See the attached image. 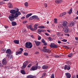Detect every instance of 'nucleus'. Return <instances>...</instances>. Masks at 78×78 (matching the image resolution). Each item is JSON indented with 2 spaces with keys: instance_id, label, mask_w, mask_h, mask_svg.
<instances>
[{
  "instance_id": "nucleus-43",
  "label": "nucleus",
  "mask_w": 78,
  "mask_h": 78,
  "mask_svg": "<svg viewBox=\"0 0 78 78\" xmlns=\"http://www.w3.org/2000/svg\"><path fill=\"white\" fill-rule=\"evenodd\" d=\"M39 25L38 24H35L34 26V27H37V26H38Z\"/></svg>"
},
{
  "instance_id": "nucleus-2",
  "label": "nucleus",
  "mask_w": 78,
  "mask_h": 78,
  "mask_svg": "<svg viewBox=\"0 0 78 78\" xmlns=\"http://www.w3.org/2000/svg\"><path fill=\"white\" fill-rule=\"evenodd\" d=\"M47 46H44L43 49H42V51L45 53H50L51 51L50 50L48 49H46Z\"/></svg>"
},
{
  "instance_id": "nucleus-19",
  "label": "nucleus",
  "mask_w": 78,
  "mask_h": 78,
  "mask_svg": "<svg viewBox=\"0 0 78 78\" xmlns=\"http://www.w3.org/2000/svg\"><path fill=\"white\" fill-rule=\"evenodd\" d=\"M33 15V13H30L29 14H27L26 15V18H28V17H30V16H31V15Z\"/></svg>"
},
{
  "instance_id": "nucleus-10",
  "label": "nucleus",
  "mask_w": 78,
  "mask_h": 78,
  "mask_svg": "<svg viewBox=\"0 0 78 78\" xmlns=\"http://www.w3.org/2000/svg\"><path fill=\"white\" fill-rule=\"evenodd\" d=\"M7 63V62L6 61V59H4L2 60V65H6Z\"/></svg>"
},
{
  "instance_id": "nucleus-20",
  "label": "nucleus",
  "mask_w": 78,
  "mask_h": 78,
  "mask_svg": "<svg viewBox=\"0 0 78 78\" xmlns=\"http://www.w3.org/2000/svg\"><path fill=\"white\" fill-rule=\"evenodd\" d=\"M13 42L15 44H19V41L17 40H14L13 41Z\"/></svg>"
},
{
  "instance_id": "nucleus-11",
  "label": "nucleus",
  "mask_w": 78,
  "mask_h": 78,
  "mask_svg": "<svg viewBox=\"0 0 78 78\" xmlns=\"http://www.w3.org/2000/svg\"><path fill=\"white\" fill-rule=\"evenodd\" d=\"M56 34L57 35V36L58 37L62 36H63V33L62 32H57L56 33Z\"/></svg>"
},
{
  "instance_id": "nucleus-8",
  "label": "nucleus",
  "mask_w": 78,
  "mask_h": 78,
  "mask_svg": "<svg viewBox=\"0 0 78 78\" xmlns=\"http://www.w3.org/2000/svg\"><path fill=\"white\" fill-rule=\"evenodd\" d=\"M65 75L67 78H71V74L69 73H65Z\"/></svg>"
},
{
  "instance_id": "nucleus-60",
  "label": "nucleus",
  "mask_w": 78,
  "mask_h": 78,
  "mask_svg": "<svg viewBox=\"0 0 78 78\" xmlns=\"http://www.w3.org/2000/svg\"><path fill=\"white\" fill-rule=\"evenodd\" d=\"M58 44H61V41H58Z\"/></svg>"
},
{
  "instance_id": "nucleus-58",
  "label": "nucleus",
  "mask_w": 78,
  "mask_h": 78,
  "mask_svg": "<svg viewBox=\"0 0 78 78\" xmlns=\"http://www.w3.org/2000/svg\"><path fill=\"white\" fill-rule=\"evenodd\" d=\"M10 59H12V55H11L10 56Z\"/></svg>"
},
{
  "instance_id": "nucleus-28",
  "label": "nucleus",
  "mask_w": 78,
  "mask_h": 78,
  "mask_svg": "<svg viewBox=\"0 0 78 78\" xmlns=\"http://www.w3.org/2000/svg\"><path fill=\"white\" fill-rule=\"evenodd\" d=\"M38 28H40V29L44 28H45V27L43 26H38Z\"/></svg>"
},
{
  "instance_id": "nucleus-57",
  "label": "nucleus",
  "mask_w": 78,
  "mask_h": 78,
  "mask_svg": "<svg viewBox=\"0 0 78 78\" xmlns=\"http://www.w3.org/2000/svg\"><path fill=\"white\" fill-rule=\"evenodd\" d=\"M37 69H41V67L40 66H37Z\"/></svg>"
},
{
  "instance_id": "nucleus-15",
  "label": "nucleus",
  "mask_w": 78,
  "mask_h": 78,
  "mask_svg": "<svg viewBox=\"0 0 78 78\" xmlns=\"http://www.w3.org/2000/svg\"><path fill=\"white\" fill-rule=\"evenodd\" d=\"M27 27L28 29H30V30L32 31V29L33 28H32V24H30L29 25H27Z\"/></svg>"
},
{
  "instance_id": "nucleus-44",
  "label": "nucleus",
  "mask_w": 78,
  "mask_h": 78,
  "mask_svg": "<svg viewBox=\"0 0 78 78\" xmlns=\"http://www.w3.org/2000/svg\"><path fill=\"white\" fill-rule=\"evenodd\" d=\"M44 6L45 7V8H47V4L46 3H45L44 4Z\"/></svg>"
},
{
  "instance_id": "nucleus-54",
  "label": "nucleus",
  "mask_w": 78,
  "mask_h": 78,
  "mask_svg": "<svg viewBox=\"0 0 78 78\" xmlns=\"http://www.w3.org/2000/svg\"><path fill=\"white\" fill-rule=\"evenodd\" d=\"M64 48H66V49H67V48H69V47L67 46H65Z\"/></svg>"
},
{
  "instance_id": "nucleus-25",
  "label": "nucleus",
  "mask_w": 78,
  "mask_h": 78,
  "mask_svg": "<svg viewBox=\"0 0 78 78\" xmlns=\"http://www.w3.org/2000/svg\"><path fill=\"white\" fill-rule=\"evenodd\" d=\"M60 2H61V0H56L55 2L57 4H59L60 3Z\"/></svg>"
},
{
  "instance_id": "nucleus-3",
  "label": "nucleus",
  "mask_w": 78,
  "mask_h": 78,
  "mask_svg": "<svg viewBox=\"0 0 78 78\" xmlns=\"http://www.w3.org/2000/svg\"><path fill=\"white\" fill-rule=\"evenodd\" d=\"M25 47L27 48H31L33 47V44L32 43L30 42H27L26 43Z\"/></svg>"
},
{
  "instance_id": "nucleus-50",
  "label": "nucleus",
  "mask_w": 78,
  "mask_h": 78,
  "mask_svg": "<svg viewBox=\"0 0 78 78\" xmlns=\"http://www.w3.org/2000/svg\"><path fill=\"white\" fill-rule=\"evenodd\" d=\"M25 18V16H23L21 18V19L23 20Z\"/></svg>"
},
{
  "instance_id": "nucleus-36",
  "label": "nucleus",
  "mask_w": 78,
  "mask_h": 78,
  "mask_svg": "<svg viewBox=\"0 0 78 78\" xmlns=\"http://www.w3.org/2000/svg\"><path fill=\"white\" fill-rule=\"evenodd\" d=\"M54 23H57V19L56 18L54 19Z\"/></svg>"
},
{
  "instance_id": "nucleus-13",
  "label": "nucleus",
  "mask_w": 78,
  "mask_h": 78,
  "mask_svg": "<svg viewBox=\"0 0 78 78\" xmlns=\"http://www.w3.org/2000/svg\"><path fill=\"white\" fill-rule=\"evenodd\" d=\"M73 25H74V22H69L68 24V26H69V27H73Z\"/></svg>"
},
{
  "instance_id": "nucleus-52",
  "label": "nucleus",
  "mask_w": 78,
  "mask_h": 78,
  "mask_svg": "<svg viewBox=\"0 0 78 78\" xmlns=\"http://www.w3.org/2000/svg\"><path fill=\"white\" fill-rule=\"evenodd\" d=\"M27 23V21H25L23 22V23Z\"/></svg>"
},
{
  "instance_id": "nucleus-64",
  "label": "nucleus",
  "mask_w": 78,
  "mask_h": 78,
  "mask_svg": "<svg viewBox=\"0 0 78 78\" xmlns=\"http://www.w3.org/2000/svg\"><path fill=\"white\" fill-rule=\"evenodd\" d=\"M46 58H49V57H48V56H46Z\"/></svg>"
},
{
  "instance_id": "nucleus-38",
  "label": "nucleus",
  "mask_w": 78,
  "mask_h": 78,
  "mask_svg": "<svg viewBox=\"0 0 78 78\" xmlns=\"http://www.w3.org/2000/svg\"><path fill=\"white\" fill-rule=\"evenodd\" d=\"M38 40H41V37L39 35L38 36Z\"/></svg>"
},
{
  "instance_id": "nucleus-45",
  "label": "nucleus",
  "mask_w": 78,
  "mask_h": 78,
  "mask_svg": "<svg viewBox=\"0 0 78 78\" xmlns=\"http://www.w3.org/2000/svg\"><path fill=\"white\" fill-rule=\"evenodd\" d=\"M54 56L55 58H59V56L58 55H54Z\"/></svg>"
},
{
  "instance_id": "nucleus-16",
  "label": "nucleus",
  "mask_w": 78,
  "mask_h": 78,
  "mask_svg": "<svg viewBox=\"0 0 78 78\" xmlns=\"http://www.w3.org/2000/svg\"><path fill=\"white\" fill-rule=\"evenodd\" d=\"M67 21H64L63 22V26L64 27H67Z\"/></svg>"
},
{
  "instance_id": "nucleus-21",
  "label": "nucleus",
  "mask_w": 78,
  "mask_h": 78,
  "mask_svg": "<svg viewBox=\"0 0 78 78\" xmlns=\"http://www.w3.org/2000/svg\"><path fill=\"white\" fill-rule=\"evenodd\" d=\"M27 66V65H25L23 64V66L21 67V68L22 69H25V67H26Z\"/></svg>"
},
{
  "instance_id": "nucleus-29",
  "label": "nucleus",
  "mask_w": 78,
  "mask_h": 78,
  "mask_svg": "<svg viewBox=\"0 0 78 78\" xmlns=\"http://www.w3.org/2000/svg\"><path fill=\"white\" fill-rule=\"evenodd\" d=\"M24 5L26 7H28V3L27 2H26L24 3Z\"/></svg>"
},
{
  "instance_id": "nucleus-9",
  "label": "nucleus",
  "mask_w": 78,
  "mask_h": 78,
  "mask_svg": "<svg viewBox=\"0 0 78 78\" xmlns=\"http://www.w3.org/2000/svg\"><path fill=\"white\" fill-rule=\"evenodd\" d=\"M63 31H64L65 33H67L69 31V28L68 27H65L64 29L63 30Z\"/></svg>"
},
{
  "instance_id": "nucleus-14",
  "label": "nucleus",
  "mask_w": 78,
  "mask_h": 78,
  "mask_svg": "<svg viewBox=\"0 0 78 78\" xmlns=\"http://www.w3.org/2000/svg\"><path fill=\"white\" fill-rule=\"evenodd\" d=\"M6 53H7L8 54H9V55H10L12 53L11 52V51L10 49H7L6 51Z\"/></svg>"
},
{
  "instance_id": "nucleus-26",
  "label": "nucleus",
  "mask_w": 78,
  "mask_h": 78,
  "mask_svg": "<svg viewBox=\"0 0 78 78\" xmlns=\"http://www.w3.org/2000/svg\"><path fill=\"white\" fill-rule=\"evenodd\" d=\"M22 53V52H21V51L16 52V55H20V54H21Z\"/></svg>"
},
{
  "instance_id": "nucleus-23",
  "label": "nucleus",
  "mask_w": 78,
  "mask_h": 78,
  "mask_svg": "<svg viewBox=\"0 0 78 78\" xmlns=\"http://www.w3.org/2000/svg\"><path fill=\"white\" fill-rule=\"evenodd\" d=\"M12 26H16V25H17V23L15 22H12Z\"/></svg>"
},
{
  "instance_id": "nucleus-56",
  "label": "nucleus",
  "mask_w": 78,
  "mask_h": 78,
  "mask_svg": "<svg viewBox=\"0 0 78 78\" xmlns=\"http://www.w3.org/2000/svg\"><path fill=\"white\" fill-rule=\"evenodd\" d=\"M72 78H76V77L75 76H73L72 77Z\"/></svg>"
},
{
  "instance_id": "nucleus-22",
  "label": "nucleus",
  "mask_w": 78,
  "mask_h": 78,
  "mask_svg": "<svg viewBox=\"0 0 78 78\" xmlns=\"http://www.w3.org/2000/svg\"><path fill=\"white\" fill-rule=\"evenodd\" d=\"M66 14H67V12H63L60 14V17H62L63 16H64V15H66Z\"/></svg>"
},
{
  "instance_id": "nucleus-42",
  "label": "nucleus",
  "mask_w": 78,
  "mask_h": 78,
  "mask_svg": "<svg viewBox=\"0 0 78 78\" xmlns=\"http://www.w3.org/2000/svg\"><path fill=\"white\" fill-rule=\"evenodd\" d=\"M62 41L63 42H67V40L66 39H64L62 40Z\"/></svg>"
},
{
  "instance_id": "nucleus-53",
  "label": "nucleus",
  "mask_w": 78,
  "mask_h": 78,
  "mask_svg": "<svg viewBox=\"0 0 78 78\" xmlns=\"http://www.w3.org/2000/svg\"><path fill=\"white\" fill-rule=\"evenodd\" d=\"M45 35H46V36H49V34H48V33H45Z\"/></svg>"
},
{
  "instance_id": "nucleus-48",
  "label": "nucleus",
  "mask_w": 78,
  "mask_h": 78,
  "mask_svg": "<svg viewBox=\"0 0 78 78\" xmlns=\"http://www.w3.org/2000/svg\"><path fill=\"white\" fill-rule=\"evenodd\" d=\"M48 40L49 41H51V37H48Z\"/></svg>"
},
{
  "instance_id": "nucleus-51",
  "label": "nucleus",
  "mask_w": 78,
  "mask_h": 78,
  "mask_svg": "<svg viewBox=\"0 0 78 78\" xmlns=\"http://www.w3.org/2000/svg\"><path fill=\"white\" fill-rule=\"evenodd\" d=\"M75 40H76V41H78V37H75Z\"/></svg>"
},
{
  "instance_id": "nucleus-17",
  "label": "nucleus",
  "mask_w": 78,
  "mask_h": 78,
  "mask_svg": "<svg viewBox=\"0 0 78 78\" xmlns=\"http://www.w3.org/2000/svg\"><path fill=\"white\" fill-rule=\"evenodd\" d=\"M48 68V66L47 65H44L42 66L43 69H47Z\"/></svg>"
},
{
  "instance_id": "nucleus-27",
  "label": "nucleus",
  "mask_w": 78,
  "mask_h": 78,
  "mask_svg": "<svg viewBox=\"0 0 78 78\" xmlns=\"http://www.w3.org/2000/svg\"><path fill=\"white\" fill-rule=\"evenodd\" d=\"M34 29L33 28H32V31H35L36 30H37V27H34Z\"/></svg>"
},
{
  "instance_id": "nucleus-62",
  "label": "nucleus",
  "mask_w": 78,
  "mask_h": 78,
  "mask_svg": "<svg viewBox=\"0 0 78 78\" xmlns=\"http://www.w3.org/2000/svg\"><path fill=\"white\" fill-rule=\"evenodd\" d=\"M66 36H69V34H66Z\"/></svg>"
},
{
  "instance_id": "nucleus-35",
  "label": "nucleus",
  "mask_w": 78,
  "mask_h": 78,
  "mask_svg": "<svg viewBox=\"0 0 78 78\" xmlns=\"http://www.w3.org/2000/svg\"><path fill=\"white\" fill-rule=\"evenodd\" d=\"M3 66V65L2 63V62H0V67H2Z\"/></svg>"
},
{
  "instance_id": "nucleus-40",
  "label": "nucleus",
  "mask_w": 78,
  "mask_h": 78,
  "mask_svg": "<svg viewBox=\"0 0 78 78\" xmlns=\"http://www.w3.org/2000/svg\"><path fill=\"white\" fill-rule=\"evenodd\" d=\"M28 54L27 52H25L24 53V55L25 56H27V55H28Z\"/></svg>"
},
{
  "instance_id": "nucleus-34",
  "label": "nucleus",
  "mask_w": 78,
  "mask_h": 78,
  "mask_svg": "<svg viewBox=\"0 0 78 78\" xmlns=\"http://www.w3.org/2000/svg\"><path fill=\"white\" fill-rule=\"evenodd\" d=\"M27 64H28V61H26L23 63V64H24L25 65H27Z\"/></svg>"
},
{
  "instance_id": "nucleus-46",
  "label": "nucleus",
  "mask_w": 78,
  "mask_h": 78,
  "mask_svg": "<svg viewBox=\"0 0 78 78\" xmlns=\"http://www.w3.org/2000/svg\"><path fill=\"white\" fill-rule=\"evenodd\" d=\"M45 75H46V74L45 73H43L42 76H45Z\"/></svg>"
},
{
  "instance_id": "nucleus-31",
  "label": "nucleus",
  "mask_w": 78,
  "mask_h": 78,
  "mask_svg": "<svg viewBox=\"0 0 78 78\" xmlns=\"http://www.w3.org/2000/svg\"><path fill=\"white\" fill-rule=\"evenodd\" d=\"M21 73H22V74H23L25 75V71L23 70H22L21 71Z\"/></svg>"
},
{
  "instance_id": "nucleus-18",
  "label": "nucleus",
  "mask_w": 78,
  "mask_h": 78,
  "mask_svg": "<svg viewBox=\"0 0 78 78\" xmlns=\"http://www.w3.org/2000/svg\"><path fill=\"white\" fill-rule=\"evenodd\" d=\"M8 6L9 8H12V4L11 3H10L8 4Z\"/></svg>"
},
{
  "instance_id": "nucleus-12",
  "label": "nucleus",
  "mask_w": 78,
  "mask_h": 78,
  "mask_svg": "<svg viewBox=\"0 0 78 78\" xmlns=\"http://www.w3.org/2000/svg\"><path fill=\"white\" fill-rule=\"evenodd\" d=\"M34 42L37 46H39V45L41 44V42L35 40L34 41Z\"/></svg>"
},
{
  "instance_id": "nucleus-61",
  "label": "nucleus",
  "mask_w": 78,
  "mask_h": 78,
  "mask_svg": "<svg viewBox=\"0 0 78 78\" xmlns=\"http://www.w3.org/2000/svg\"><path fill=\"white\" fill-rule=\"evenodd\" d=\"M47 31H48V32L49 33H50V31L49 30H47Z\"/></svg>"
},
{
  "instance_id": "nucleus-33",
  "label": "nucleus",
  "mask_w": 78,
  "mask_h": 78,
  "mask_svg": "<svg viewBox=\"0 0 78 78\" xmlns=\"http://www.w3.org/2000/svg\"><path fill=\"white\" fill-rule=\"evenodd\" d=\"M38 32H44V30L42 29H38Z\"/></svg>"
},
{
  "instance_id": "nucleus-59",
  "label": "nucleus",
  "mask_w": 78,
  "mask_h": 78,
  "mask_svg": "<svg viewBox=\"0 0 78 78\" xmlns=\"http://www.w3.org/2000/svg\"><path fill=\"white\" fill-rule=\"evenodd\" d=\"M39 53V52L38 51L36 52L35 53V54H38Z\"/></svg>"
},
{
  "instance_id": "nucleus-24",
  "label": "nucleus",
  "mask_w": 78,
  "mask_h": 78,
  "mask_svg": "<svg viewBox=\"0 0 78 78\" xmlns=\"http://www.w3.org/2000/svg\"><path fill=\"white\" fill-rule=\"evenodd\" d=\"M27 78H34V76L33 75H28L27 76Z\"/></svg>"
},
{
  "instance_id": "nucleus-41",
  "label": "nucleus",
  "mask_w": 78,
  "mask_h": 78,
  "mask_svg": "<svg viewBox=\"0 0 78 78\" xmlns=\"http://www.w3.org/2000/svg\"><path fill=\"white\" fill-rule=\"evenodd\" d=\"M20 50H21V51H21V52H22V51H23V48H20Z\"/></svg>"
},
{
  "instance_id": "nucleus-39",
  "label": "nucleus",
  "mask_w": 78,
  "mask_h": 78,
  "mask_svg": "<svg viewBox=\"0 0 78 78\" xmlns=\"http://www.w3.org/2000/svg\"><path fill=\"white\" fill-rule=\"evenodd\" d=\"M31 66H32V64H30L27 66V67H28V68H29V67H30Z\"/></svg>"
},
{
  "instance_id": "nucleus-7",
  "label": "nucleus",
  "mask_w": 78,
  "mask_h": 78,
  "mask_svg": "<svg viewBox=\"0 0 78 78\" xmlns=\"http://www.w3.org/2000/svg\"><path fill=\"white\" fill-rule=\"evenodd\" d=\"M64 69L65 70H66V69H67L68 70H70V66L69 65H66L65 66Z\"/></svg>"
},
{
  "instance_id": "nucleus-49",
  "label": "nucleus",
  "mask_w": 78,
  "mask_h": 78,
  "mask_svg": "<svg viewBox=\"0 0 78 78\" xmlns=\"http://www.w3.org/2000/svg\"><path fill=\"white\" fill-rule=\"evenodd\" d=\"M44 45H47V43L46 42H44Z\"/></svg>"
},
{
  "instance_id": "nucleus-5",
  "label": "nucleus",
  "mask_w": 78,
  "mask_h": 78,
  "mask_svg": "<svg viewBox=\"0 0 78 78\" xmlns=\"http://www.w3.org/2000/svg\"><path fill=\"white\" fill-rule=\"evenodd\" d=\"M37 69V66H33L32 67V68L30 69V70L31 71L36 70Z\"/></svg>"
},
{
  "instance_id": "nucleus-32",
  "label": "nucleus",
  "mask_w": 78,
  "mask_h": 78,
  "mask_svg": "<svg viewBox=\"0 0 78 78\" xmlns=\"http://www.w3.org/2000/svg\"><path fill=\"white\" fill-rule=\"evenodd\" d=\"M72 8H71L70 9V10L69 11V12H68L69 14H71V13H72Z\"/></svg>"
},
{
  "instance_id": "nucleus-55",
  "label": "nucleus",
  "mask_w": 78,
  "mask_h": 78,
  "mask_svg": "<svg viewBox=\"0 0 78 78\" xmlns=\"http://www.w3.org/2000/svg\"><path fill=\"white\" fill-rule=\"evenodd\" d=\"M4 27L5 28H8V26H5Z\"/></svg>"
},
{
  "instance_id": "nucleus-37",
  "label": "nucleus",
  "mask_w": 78,
  "mask_h": 78,
  "mask_svg": "<svg viewBox=\"0 0 78 78\" xmlns=\"http://www.w3.org/2000/svg\"><path fill=\"white\" fill-rule=\"evenodd\" d=\"M51 78H55V76H54V74H51Z\"/></svg>"
},
{
  "instance_id": "nucleus-1",
  "label": "nucleus",
  "mask_w": 78,
  "mask_h": 78,
  "mask_svg": "<svg viewBox=\"0 0 78 78\" xmlns=\"http://www.w3.org/2000/svg\"><path fill=\"white\" fill-rule=\"evenodd\" d=\"M17 10L12 9L10 10V12L11 13L9 16V19L10 21L12 22L15 20V18H17L18 16L21 15V13L19 12V9H17Z\"/></svg>"
},
{
  "instance_id": "nucleus-6",
  "label": "nucleus",
  "mask_w": 78,
  "mask_h": 78,
  "mask_svg": "<svg viewBox=\"0 0 78 78\" xmlns=\"http://www.w3.org/2000/svg\"><path fill=\"white\" fill-rule=\"evenodd\" d=\"M50 47H52V48H57V47H58V46L55 45V44L52 43L51 44Z\"/></svg>"
},
{
  "instance_id": "nucleus-4",
  "label": "nucleus",
  "mask_w": 78,
  "mask_h": 78,
  "mask_svg": "<svg viewBox=\"0 0 78 78\" xmlns=\"http://www.w3.org/2000/svg\"><path fill=\"white\" fill-rule=\"evenodd\" d=\"M33 19H37V20H39V18H38V16H37L34 15L29 18L30 20H33Z\"/></svg>"
},
{
  "instance_id": "nucleus-47",
  "label": "nucleus",
  "mask_w": 78,
  "mask_h": 78,
  "mask_svg": "<svg viewBox=\"0 0 78 78\" xmlns=\"http://www.w3.org/2000/svg\"><path fill=\"white\" fill-rule=\"evenodd\" d=\"M41 42L43 43H44L45 42V41H44V39H42V40H41Z\"/></svg>"
},
{
  "instance_id": "nucleus-30",
  "label": "nucleus",
  "mask_w": 78,
  "mask_h": 78,
  "mask_svg": "<svg viewBox=\"0 0 78 78\" xmlns=\"http://www.w3.org/2000/svg\"><path fill=\"white\" fill-rule=\"evenodd\" d=\"M73 55V54L72 53H71L68 55V57H71V56H72Z\"/></svg>"
},
{
  "instance_id": "nucleus-63",
  "label": "nucleus",
  "mask_w": 78,
  "mask_h": 78,
  "mask_svg": "<svg viewBox=\"0 0 78 78\" xmlns=\"http://www.w3.org/2000/svg\"><path fill=\"white\" fill-rule=\"evenodd\" d=\"M31 37H32V38H34V36L33 35H31Z\"/></svg>"
}]
</instances>
